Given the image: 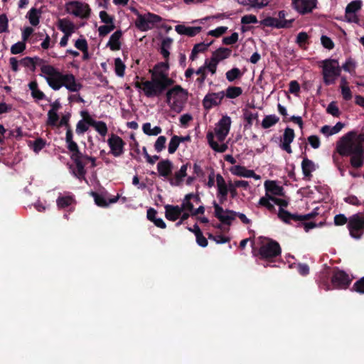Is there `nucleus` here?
<instances>
[{
	"label": "nucleus",
	"instance_id": "f257e3e1",
	"mask_svg": "<svg viewBox=\"0 0 364 364\" xmlns=\"http://www.w3.org/2000/svg\"><path fill=\"white\" fill-rule=\"evenodd\" d=\"M168 70V62L161 63L156 65L152 73L150 80L136 82L135 87L143 91L144 95L152 98L160 96L168 86L171 85L173 81L168 77L167 71Z\"/></svg>",
	"mask_w": 364,
	"mask_h": 364
},
{
	"label": "nucleus",
	"instance_id": "f03ea898",
	"mask_svg": "<svg viewBox=\"0 0 364 364\" xmlns=\"http://www.w3.org/2000/svg\"><path fill=\"white\" fill-rule=\"evenodd\" d=\"M40 76L44 78L48 86L55 91L65 87L70 92H78L82 87L73 74H63L54 66L45 62L41 65Z\"/></svg>",
	"mask_w": 364,
	"mask_h": 364
},
{
	"label": "nucleus",
	"instance_id": "7ed1b4c3",
	"mask_svg": "<svg viewBox=\"0 0 364 364\" xmlns=\"http://www.w3.org/2000/svg\"><path fill=\"white\" fill-rule=\"evenodd\" d=\"M65 142L67 148L70 154V159L74 163L75 167L71 168L73 175L79 180H86L85 165L91 163V167L95 168L96 164V159L83 154L80 151L77 144L73 141V134L71 130H68L65 134Z\"/></svg>",
	"mask_w": 364,
	"mask_h": 364
},
{
	"label": "nucleus",
	"instance_id": "20e7f679",
	"mask_svg": "<svg viewBox=\"0 0 364 364\" xmlns=\"http://www.w3.org/2000/svg\"><path fill=\"white\" fill-rule=\"evenodd\" d=\"M231 123L230 117L224 116L215 124L214 132H208L206 134L208 143L215 152L224 153L227 151L228 144L223 141L229 134Z\"/></svg>",
	"mask_w": 364,
	"mask_h": 364
},
{
	"label": "nucleus",
	"instance_id": "39448f33",
	"mask_svg": "<svg viewBox=\"0 0 364 364\" xmlns=\"http://www.w3.org/2000/svg\"><path fill=\"white\" fill-rule=\"evenodd\" d=\"M364 134L351 131L343 135L336 144V151L341 156H350L363 149Z\"/></svg>",
	"mask_w": 364,
	"mask_h": 364
},
{
	"label": "nucleus",
	"instance_id": "423d86ee",
	"mask_svg": "<svg viewBox=\"0 0 364 364\" xmlns=\"http://www.w3.org/2000/svg\"><path fill=\"white\" fill-rule=\"evenodd\" d=\"M188 99L187 92L180 85H176L166 92V102L170 108L179 113L182 111Z\"/></svg>",
	"mask_w": 364,
	"mask_h": 364
},
{
	"label": "nucleus",
	"instance_id": "0eeeda50",
	"mask_svg": "<svg viewBox=\"0 0 364 364\" xmlns=\"http://www.w3.org/2000/svg\"><path fill=\"white\" fill-rule=\"evenodd\" d=\"M65 10L67 14L80 19H88L92 13L90 5L80 0H72L65 4Z\"/></svg>",
	"mask_w": 364,
	"mask_h": 364
},
{
	"label": "nucleus",
	"instance_id": "6e6552de",
	"mask_svg": "<svg viewBox=\"0 0 364 364\" xmlns=\"http://www.w3.org/2000/svg\"><path fill=\"white\" fill-rule=\"evenodd\" d=\"M273 203L280 206L278 212V217L286 223H289L291 220L295 222L304 221L312 218L316 215L313 213L306 215L291 214L282 208V207H287L289 204L288 200L283 198H277L274 197Z\"/></svg>",
	"mask_w": 364,
	"mask_h": 364
},
{
	"label": "nucleus",
	"instance_id": "1a4fd4ad",
	"mask_svg": "<svg viewBox=\"0 0 364 364\" xmlns=\"http://www.w3.org/2000/svg\"><path fill=\"white\" fill-rule=\"evenodd\" d=\"M322 68L324 83L328 85L335 83L341 71L338 60L333 59L325 60L323 61Z\"/></svg>",
	"mask_w": 364,
	"mask_h": 364
},
{
	"label": "nucleus",
	"instance_id": "9d476101",
	"mask_svg": "<svg viewBox=\"0 0 364 364\" xmlns=\"http://www.w3.org/2000/svg\"><path fill=\"white\" fill-rule=\"evenodd\" d=\"M162 21L161 16L152 14L147 13L139 15L135 21V26L141 31H147L152 29L156 23Z\"/></svg>",
	"mask_w": 364,
	"mask_h": 364
},
{
	"label": "nucleus",
	"instance_id": "9b49d317",
	"mask_svg": "<svg viewBox=\"0 0 364 364\" xmlns=\"http://www.w3.org/2000/svg\"><path fill=\"white\" fill-rule=\"evenodd\" d=\"M286 14L284 11H280L278 13L277 17H267L260 21V24L264 26L276 28H289L294 20L285 19Z\"/></svg>",
	"mask_w": 364,
	"mask_h": 364
},
{
	"label": "nucleus",
	"instance_id": "f8f14e48",
	"mask_svg": "<svg viewBox=\"0 0 364 364\" xmlns=\"http://www.w3.org/2000/svg\"><path fill=\"white\" fill-rule=\"evenodd\" d=\"M348 228L350 235L359 239L364 233V215L355 214L349 218Z\"/></svg>",
	"mask_w": 364,
	"mask_h": 364
},
{
	"label": "nucleus",
	"instance_id": "ddd939ff",
	"mask_svg": "<svg viewBox=\"0 0 364 364\" xmlns=\"http://www.w3.org/2000/svg\"><path fill=\"white\" fill-rule=\"evenodd\" d=\"M259 253L262 258L275 257L280 255L281 248L277 242L269 240L262 244L259 248Z\"/></svg>",
	"mask_w": 364,
	"mask_h": 364
},
{
	"label": "nucleus",
	"instance_id": "4468645a",
	"mask_svg": "<svg viewBox=\"0 0 364 364\" xmlns=\"http://www.w3.org/2000/svg\"><path fill=\"white\" fill-rule=\"evenodd\" d=\"M232 53V50L228 48H219L215 50L210 59H207L209 61L210 68L213 71H217L218 65L220 62L228 58Z\"/></svg>",
	"mask_w": 364,
	"mask_h": 364
},
{
	"label": "nucleus",
	"instance_id": "2eb2a0df",
	"mask_svg": "<svg viewBox=\"0 0 364 364\" xmlns=\"http://www.w3.org/2000/svg\"><path fill=\"white\" fill-rule=\"evenodd\" d=\"M107 144L110 149V154L114 156L119 157L124 154L125 143L118 135L112 134L107 139Z\"/></svg>",
	"mask_w": 364,
	"mask_h": 364
},
{
	"label": "nucleus",
	"instance_id": "dca6fc26",
	"mask_svg": "<svg viewBox=\"0 0 364 364\" xmlns=\"http://www.w3.org/2000/svg\"><path fill=\"white\" fill-rule=\"evenodd\" d=\"M291 6L299 14L304 15L316 8L317 0H291Z\"/></svg>",
	"mask_w": 364,
	"mask_h": 364
},
{
	"label": "nucleus",
	"instance_id": "f3484780",
	"mask_svg": "<svg viewBox=\"0 0 364 364\" xmlns=\"http://www.w3.org/2000/svg\"><path fill=\"white\" fill-rule=\"evenodd\" d=\"M215 209V216L222 223L226 225H230L232 221L235 220L237 213L230 210H224L217 203H213Z\"/></svg>",
	"mask_w": 364,
	"mask_h": 364
},
{
	"label": "nucleus",
	"instance_id": "a211bd4d",
	"mask_svg": "<svg viewBox=\"0 0 364 364\" xmlns=\"http://www.w3.org/2000/svg\"><path fill=\"white\" fill-rule=\"evenodd\" d=\"M362 4L361 0H355L347 5L345 18L348 22L358 23L359 18L357 12L360 10Z\"/></svg>",
	"mask_w": 364,
	"mask_h": 364
},
{
	"label": "nucleus",
	"instance_id": "6ab92c4d",
	"mask_svg": "<svg viewBox=\"0 0 364 364\" xmlns=\"http://www.w3.org/2000/svg\"><path fill=\"white\" fill-rule=\"evenodd\" d=\"M217 198L221 204L228 198L229 181L226 182L221 174L216 175Z\"/></svg>",
	"mask_w": 364,
	"mask_h": 364
},
{
	"label": "nucleus",
	"instance_id": "aec40b11",
	"mask_svg": "<svg viewBox=\"0 0 364 364\" xmlns=\"http://www.w3.org/2000/svg\"><path fill=\"white\" fill-rule=\"evenodd\" d=\"M225 92L223 91L219 92H212L207 94L203 100V105L205 109H210L213 107L219 105L223 97Z\"/></svg>",
	"mask_w": 364,
	"mask_h": 364
},
{
	"label": "nucleus",
	"instance_id": "412c9836",
	"mask_svg": "<svg viewBox=\"0 0 364 364\" xmlns=\"http://www.w3.org/2000/svg\"><path fill=\"white\" fill-rule=\"evenodd\" d=\"M351 279L349 276L343 271H338L334 273L331 278V282L334 287L338 289H346Z\"/></svg>",
	"mask_w": 364,
	"mask_h": 364
},
{
	"label": "nucleus",
	"instance_id": "4be33fe9",
	"mask_svg": "<svg viewBox=\"0 0 364 364\" xmlns=\"http://www.w3.org/2000/svg\"><path fill=\"white\" fill-rule=\"evenodd\" d=\"M294 137L295 134L294 129L289 127L285 128L281 139L280 148L288 154H291L292 149L291 148V143L294 141Z\"/></svg>",
	"mask_w": 364,
	"mask_h": 364
},
{
	"label": "nucleus",
	"instance_id": "5701e85b",
	"mask_svg": "<svg viewBox=\"0 0 364 364\" xmlns=\"http://www.w3.org/2000/svg\"><path fill=\"white\" fill-rule=\"evenodd\" d=\"M230 173L237 176L244 178H253L255 180L261 178L259 175L255 173L253 170L247 169L245 166L240 165H235L230 168Z\"/></svg>",
	"mask_w": 364,
	"mask_h": 364
},
{
	"label": "nucleus",
	"instance_id": "b1692460",
	"mask_svg": "<svg viewBox=\"0 0 364 364\" xmlns=\"http://www.w3.org/2000/svg\"><path fill=\"white\" fill-rule=\"evenodd\" d=\"M50 109L48 112L47 124L55 127L59 120L58 110L61 108V104L58 100H55L50 105Z\"/></svg>",
	"mask_w": 364,
	"mask_h": 364
},
{
	"label": "nucleus",
	"instance_id": "393cba45",
	"mask_svg": "<svg viewBox=\"0 0 364 364\" xmlns=\"http://www.w3.org/2000/svg\"><path fill=\"white\" fill-rule=\"evenodd\" d=\"M265 194L270 196H283L284 188L274 181H267L264 182Z\"/></svg>",
	"mask_w": 364,
	"mask_h": 364
},
{
	"label": "nucleus",
	"instance_id": "a878e982",
	"mask_svg": "<svg viewBox=\"0 0 364 364\" xmlns=\"http://www.w3.org/2000/svg\"><path fill=\"white\" fill-rule=\"evenodd\" d=\"M200 202V198L198 195L194 193H188L185 196L181 207L182 210H188L192 214V212H193L195 210V204H198Z\"/></svg>",
	"mask_w": 364,
	"mask_h": 364
},
{
	"label": "nucleus",
	"instance_id": "bb28decb",
	"mask_svg": "<svg viewBox=\"0 0 364 364\" xmlns=\"http://www.w3.org/2000/svg\"><path fill=\"white\" fill-rule=\"evenodd\" d=\"M57 26L64 34L70 36H72L77 29L75 23L68 18L58 19Z\"/></svg>",
	"mask_w": 364,
	"mask_h": 364
},
{
	"label": "nucleus",
	"instance_id": "cd10ccee",
	"mask_svg": "<svg viewBox=\"0 0 364 364\" xmlns=\"http://www.w3.org/2000/svg\"><path fill=\"white\" fill-rule=\"evenodd\" d=\"M202 30L200 26H186L185 25H177L175 26V31L180 35H184L193 37L198 34Z\"/></svg>",
	"mask_w": 364,
	"mask_h": 364
},
{
	"label": "nucleus",
	"instance_id": "c85d7f7f",
	"mask_svg": "<svg viewBox=\"0 0 364 364\" xmlns=\"http://www.w3.org/2000/svg\"><path fill=\"white\" fill-rule=\"evenodd\" d=\"M164 208L165 216L171 221H176L178 219L183 211L181 207L179 205H166Z\"/></svg>",
	"mask_w": 364,
	"mask_h": 364
},
{
	"label": "nucleus",
	"instance_id": "c756f323",
	"mask_svg": "<svg viewBox=\"0 0 364 364\" xmlns=\"http://www.w3.org/2000/svg\"><path fill=\"white\" fill-rule=\"evenodd\" d=\"M42 63H44L43 60L38 57H25L20 60V65L28 68L31 72L35 71L36 65H39L41 67Z\"/></svg>",
	"mask_w": 364,
	"mask_h": 364
},
{
	"label": "nucleus",
	"instance_id": "7c9ffc66",
	"mask_svg": "<svg viewBox=\"0 0 364 364\" xmlns=\"http://www.w3.org/2000/svg\"><path fill=\"white\" fill-rule=\"evenodd\" d=\"M122 36V32L121 30L116 31L109 37V41L107 43V46L112 50H119L121 48L120 39Z\"/></svg>",
	"mask_w": 364,
	"mask_h": 364
},
{
	"label": "nucleus",
	"instance_id": "2f4dec72",
	"mask_svg": "<svg viewBox=\"0 0 364 364\" xmlns=\"http://www.w3.org/2000/svg\"><path fill=\"white\" fill-rule=\"evenodd\" d=\"M28 87L31 90V95L36 101L45 100L46 96L43 91L39 89L38 84L36 80L31 81Z\"/></svg>",
	"mask_w": 364,
	"mask_h": 364
},
{
	"label": "nucleus",
	"instance_id": "473e14b6",
	"mask_svg": "<svg viewBox=\"0 0 364 364\" xmlns=\"http://www.w3.org/2000/svg\"><path fill=\"white\" fill-rule=\"evenodd\" d=\"M188 166V163L183 164L178 171L175 172L173 178L171 179L170 181L171 185L180 186L182 183L184 178L187 175L186 171Z\"/></svg>",
	"mask_w": 364,
	"mask_h": 364
},
{
	"label": "nucleus",
	"instance_id": "72a5a7b5",
	"mask_svg": "<svg viewBox=\"0 0 364 364\" xmlns=\"http://www.w3.org/2000/svg\"><path fill=\"white\" fill-rule=\"evenodd\" d=\"M301 168L304 177L309 180L312 176V172L316 170V166L311 160L304 158L301 162Z\"/></svg>",
	"mask_w": 364,
	"mask_h": 364
},
{
	"label": "nucleus",
	"instance_id": "f704fd0d",
	"mask_svg": "<svg viewBox=\"0 0 364 364\" xmlns=\"http://www.w3.org/2000/svg\"><path fill=\"white\" fill-rule=\"evenodd\" d=\"M213 43V41L210 42H202L196 44L191 51V55H190V60H195L197 58V55L200 53H204L205 52L209 46Z\"/></svg>",
	"mask_w": 364,
	"mask_h": 364
},
{
	"label": "nucleus",
	"instance_id": "c9c22d12",
	"mask_svg": "<svg viewBox=\"0 0 364 364\" xmlns=\"http://www.w3.org/2000/svg\"><path fill=\"white\" fill-rule=\"evenodd\" d=\"M172 169L173 164L169 160L160 161L157 164L158 172L164 177L168 176L171 173Z\"/></svg>",
	"mask_w": 364,
	"mask_h": 364
},
{
	"label": "nucleus",
	"instance_id": "e433bc0d",
	"mask_svg": "<svg viewBox=\"0 0 364 364\" xmlns=\"http://www.w3.org/2000/svg\"><path fill=\"white\" fill-rule=\"evenodd\" d=\"M345 124L338 122L333 127L324 125L321 129V132L326 136H329L338 133L344 127Z\"/></svg>",
	"mask_w": 364,
	"mask_h": 364
},
{
	"label": "nucleus",
	"instance_id": "4c0bfd02",
	"mask_svg": "<svg viewBox=\"0 0 364 364\" xmlns=\"http://www.w3.org/2000/svg\"><path fill=\"white\" fill-rule=\"evenodd\" d=\"M157 212L155 209L150 208L147 210V218L154 223V224L160 228L164 229L166 228V225L165 222L161 218H156Z\"/></svg>",
	"mask_w": 364,
	"mask_h": 364
},
{
	"label": "nucleus",
	"instance_id": "58836bf2",
	"mask_svg": "<svg viewBox=\"0 0 364 364\" xmlns=\"http://www.w3.org/2000/svg\"><path fill=\"white\" fill-rule=\"evenodd\" d=\"M75 202V198L72 195H61L56 200L57 206L60 209L67 208Z\"/></svg>",
	"mask_w": 364,
	"mask_h": 364
},
{
	"label": "nucleus",
	"instance_id": "ea45409f",
	"mask_svg": "<svg viewBox=\"0 0 364 364\" xmlns=\"http://www.w3.org/2000/svg\"><path fill=\"white\" fill-rule=\"evenodd\" d=\"M92 196L94 197L95 201L96 204L99 206L106 207L108 206L111 203H114L117 201L119 196L114 197L112 198L109 199L107 201L105 196L102 195H100L97 193H92Z\"/></svg>",
	"mask_w": 364,
	"mask_h": 364
},
{
	"label": "nucleus",
	"instance_id": "a19ab883",
	"mask_svg": "<svg viewBox=\"0 0 364 364\" xmlns=\"http://www.w3.org/2000/svg\"><path fill=\"white\" fill-rule=\"evenodd\" d=\"M274 197H270L265 194L264 196L260 198L258 201L257 206L258 207H264L269 211L274 213L275 211V208L273 203Z\"/></svg>",
	"mask_w": 364,
	"mask_h": 364
},
{
	"label": "nucleus",
	"instance_id": "79ce46f5",
	"mask_svg": "<svg viewBox=\"0 0 364 364\" xmlns=\"http://www.w3.org/2000/svg\"><path fill=\"white\" fill-rule=\"evenodd\" d=\"M89 123L101 136H105L108 129L105 122L102 121L90 120Z\"/></svg>",
	"mask_w": 364,
	"mask_h": 364
},
{
	"label": "nucleus",
	"instance_id": "37998d69",
	"mask_svg": "<svg viewBox=\"0 0 364 364\" xmlns=\"http://www.w3.org/2000/svg\"><path fill=\"white\" fill-rule=\"evenodd\" d=\"M259 117L258 112H252L250 110L245 109L243 113V118L246 122L245 127L250 128L252 126L253 122L257 120Z\"/></svg>",
	"mask_w": 364,
	"mask_h": 364
},
{
	"label": "nucleus",
	"instance_id": "c03bdc74",
	"mask_svg": "<svg viewBox=\"0 0 364 364\" xmlns=\"http://www.w3.org/2000/svg\"><path fill=\"white\" fill-rule=\"evenodd\" d=\"M240 4L253 8H262L268 4L267 0H237Z\"/></svg>",
	"mask_w": 364,
	"mask_h": 364
},
{
	"label": "nucleus",
	"instance_id": "a18cd8bd",
	"mask_svg": "<svg viewBox=\"0 0 364 364\" xmlns=\"http://www.w3.org/2000/svg\"><path fill=\"white\" fill-rule=\"evenodd\" d=\"M279 121V118L275 114H269L267 115L264 117L262 121L261 125L263 129H268L276 124H277Z\"/></svg>",
	"mask_w": 364,
	"mask_h": 364
},
{
	"label": "nucleus",
	"instance_id": "49530a36",
	"mask_svg": "<svg viewBox=\"0 0 364 364\" xmlns=\"http://www.w3.org/2000/svg\"><path fill=\"white\" fill-rule=\"evenodd\" d=\"M351 156L350 164L353 167L358 168L363 164L364 151H359L358 153L350 154Z\"/></svg>",
	"mask_w": 364,
	"mask_h": 364
},
{
	"label": "nucleus",
	"instance_id": "de8ad7c7",
	"mask_svg": "<svg viewBox=\"0 0 364 364\" xmlns=\"http://www.w3.org/2000/svg\"><path fill=\"white\" fill-rule=\"evenodd\" d=\"M142 130L145 134L149 136H157L162 132L161 128L159 126H156L152 128L151 123L149 122H146L143 124Z\"/></svg>",
	"mask_w": 364,
	"mask_h": 364
},
{
	"label": "nucleus",
	"instance_id": "09e8293b",
	"mask_svg": "<svg viewBox=\"0 0 364 364\" xmlns=\"http://www.w3.org/2000/svg\"><path fill=\"white\" fill-rule=\"evenodd\" d=\"M243 75V73L237 68H233L225 73L226 79L228 82H233L235 80L240 79Z\"/></svg>",
	"mask_w": 364,
	"mask_h": 364
},
{
	"label": "nucleus",
	"instance_id": "8fccbe9b",
	"mask_svg": "<svg viewBox=\"0 0 364 364\" xmlns=\"http://www.w3.org/2000/svg\"><path fill=\"white\" fill-rule=\"evenodd\" d=\"M242 94V89L240 87L231 86L226 89L225 95L229 99H235Z\"/></svg>",
	"mask_w": 364,
	"mask_h": 364
},
{
	"label": "nucleus",
	"instance_id": "3c124183",
	"mask_svg": "<svg viewBox=\"0 0 364 364\" xmlns=\"http://www.w3.org/2000/svg\"><path fill=\"white\" fill-rule=\"evenodd\" d=\"M180 143H181V139H180V136L176 135L172 136L168 146V153L171 154L175 153Z\"/></svg>",
	"mask_w": 364,
	"mask_h": 364
},
{
	"label": "nucleus",
	"instance_id": "603ef678",
	"mask_svg": "<svg viewBox=\"0 0 364 364\" xmlns=\"http://www.w3.org/2000/svg\"><path fill=\"white\" fill-rule=\"evenodd\" d=\"M125 68L124 63L119 58L114 60V71L117 76L120 77H124Z\"/></svg>",
	"mask_w": 364,
	"mask_h": 364
},
{
	"label": "nucleus",
	"instance_id": "864d4df0",
	"mask_svg": "<svg viewBox=\"0 0 364 364\" xmlns=\"http://www.w3.org/2000/svg\"><path fill=\"white\" fill-rule=\"evenodd\" d=\"M210 63L208 60H205L204 62V64L200 66L196 72L194 73L196 75H198L200 76H207V71L210 72L211 75H215L216 73V71H213L210 68Z\"/></svg>",
	"mask_w": 364,
	"mask_h": 364
},
{
	"label": "nucleus",
	"instance_id": "5fc2aeb1",
	"mask_svg": "<svg viewBox=\"0 0 364 364\" xmlns=\"http://www.w3.org/2000/svg\"><path fill=\"white\" fill-rule=\"evenodd\" d=\"M39 13L36 9H31L28 13V18L32 26H37L39 23Z\"/></svg>",
	"mask_w": 364,
	"mask_h": 364
},
{
	"label": "nucleus",
	"instance_id": "6e6d98bb",
	"mask_svg": "<svg viewBox=\"0 0 364 364\" xmlns=\"http://www.w3.org/2000/svg\"><path fill=\"white\" fill-rule=\"evenodd\" d=\"M26 48V43L23 41H18L11 47V53L14 55L20 54L23 53Z\"/></svg>",
	"mask_w": 364,
	"mask_h": 364
},
{
	"label": "nucleus",
	"instance_id": "4d7b16f0",
	"mask_svg": "<svg viewBox=\"0 0 364 364\" xmlns=\"http://www.w3.org/2000/svg\"><path fill=\"white\" fill-rule=\"evenodd\" d=\"M99 16L101 21L105 24L114 25V16L109 15L107 11H101L99 14Z\"/></svg>",
	"mask_w": 364,
	"mask_h": 364
},
{
	"label": "nucleus",
	"instance_id": "13d9d810",
	"mask_svg": "<svg viewBox=\"0 0 364 364\" xmlns=\"http://www.w3.org/2000/svg\"><path fill=\"white\" fill-rule=\"evenodd\" d=\"M90 126L87 121L80 120L76 125L75 132L77 134L80 135L87 132Z\"/></svg>",
	"mask_w": 364,
	"mask_h": 364
},
{
	"label": "nucleus",
	"instance_id": "bf43d9fd",
	"mask_svg": "<svg viewBox=\"0 0 364 364\" xmlns=\"http://www.w3.org/2000/svg\"><path fill=\"white\" fill-rule=\"evenodd\" d=\"M327 113L331 114L333 117H339L341 114V112L339 110L338 107L336 105V102H331L327 107L326 109Z\"/></svg>",
	"mask_w": 364,
	"mask_h": 364
},
{
	"label": "nucleus",
	"instance_id": "052dcab7",
	"mask_svg": "<svg viewBox=\"0 0 364 364\" xmlns=\"http://www.w3.org/2000/svg\"><path fill=\"white\" fill-rule=\"evenodd\" d=\"M115 28V25L105 24L98 28L100 36H105Z\"/></svg>",
	"mask_w": 364,
	"mask_h": 364
},
{
	"label": "nucleus",
	"instance_id": "680f3d73",
	"mask_svg": "<svg viewBox=\"0 0 364 364\" xmlns=\"http://www.w3.org/2000/svg\"><path fill=\"white\" fill-rule=\"evenodd\" d=\"M166 138L164 136H160L157 138L154 144V149L157 152H161L165 148Z\"/></svg>",
	"mask_w": 364,
	"mask_h": 364
},
{
	"label": "nucleus",
	"instance_id": "e2e57ef3",
	"mask_svg": "<svg viewBox=\"0 0 364 364\" xmlns=\"http://www.w3.org/2000/svg\"><path fill=\"white\" fill-rule=\"evenodd\" d=\"M75 47L80 51L88 48V44L86 39L81 36L75 41Z\"/></svg>",
	"mask_w": 364,
	"mask_h": 364
},
{
	"label": "nucleus",
	"instance_id": "0e129e2a",
	"mask_svg": "<svg viewBox=\"0 0 364 364\" xmlns=\"http://www.w3.org/2000/svg\"><path fill=\"white\" fill-rule=\"evenodd\" d=\"M9 20L6 14L0 15V33L7 32Z\"/></svg>",
	"mask_w": 364,
	"mask_h": 364
},
{
	"label": "nucleus",
	"instance_id": "69168bd1",
	"mask_svg": "<svg viewBox=\"0 0 364 364\" xmlns=\"http://www.w3.org/2000/svg\"><path fill=\"white\" fill-rule=\"evenodd\" d=\"M239 35L237 32H234L230 36L223 38V43L225 45H232L238 41Z\"/></svg>",
	"mask_w": 364,
	"mask_h": 364
},
{
	"label": "nucleus",
	"instance_id": "338daca9",
	"mask_svg": "<svg viewBox=\"0 0 364 364\" xmlns=\"http://www.w3.org/2000/svg\"><path fill=\"white\" fill-rule=\"evenodd\" d=\"M208 237H209V239L215 241L217 244L226 243V242H228L230 240L228 237H226V236H224L222 235H209Z\"/></svg>",
	"mask_w": 364,
	"mask_h": 364
},
{
	"label": "nucleus",
	"instance_id": "774afa93",
	"mask_svg": "<svg viewBox=\"0 0 364 364\" xmlns=\"http://www.w3.org/2000/svg\"><path fill=\"white\" fill-rule=\"evenodd\" d=\"M353 289L360 294H364V277L353 284Z\"/></svg>",
	"mask_w": 364,
	"mask_h": 364
}]
</instances>
